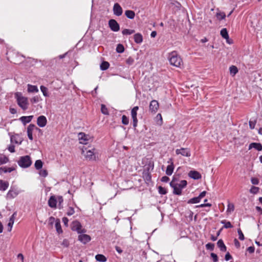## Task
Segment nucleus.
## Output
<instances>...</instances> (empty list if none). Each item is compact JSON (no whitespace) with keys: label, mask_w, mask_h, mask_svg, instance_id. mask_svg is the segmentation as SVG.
Returning <instances> with one entry per match:
<instances>
[{"label":"nucleus","mask_w":262,"mask_h":262,"mask_svg":"<svg viewBox=\"0 0 262 262\" xmlns=\"http://www.w3.org/2000/svg\"><path fill=\"white\" fill-rule=\"evenodd\" d=\"M18 105L24 111L27 110L29 107V101L27 97L23 95L20 92H16L14 95Z\"/></svg>","instance_id":"nucleus-1"},{"label":"nucleus","mask_w":262,"mask_h":262,"mask_svg":"<svg viewBox=\"0 0 262 262\" xmlns=\"http://www.w3.org/2000/svg\"><path fill=\"white\" fill-rule=\"evenodd\" d=\"M187 182L186 180H182L180 183H177L172 180L170 183V186L173 189V193L177 195H181L182 191L187 185Z\"/></svg>","instance_id":"nucleus-2"},{"label":"nucleus","mask_w":262,"mask_h":262,"mask_svg":"<svg viewBox=\"0 0 262 262\" xmlns=\"http://www.w3.org/2000/svg\"><path fill=\"white\" fill-rule=\"evenodd\" d=\"M170 63L176 67H180L182 64V60L176 52H171L169 55Z\"/></svg>","instance_id":"nucleus-3"},{"label":"nucleus","mask_w":262,"mask_h":262,"mask_svg":"<svg viewBox=\"0 0 262 262\" xmlns=\"http://www.w3.org/2000/svg\"><path fill=\"white\" fill-rule=\"evenodd\" d=\"M32 160L29 156H21L17 162L18 165L22 168H28L32 164Z\"/></svg>","instance_id":"nucleus-4"},{"label":"nucleus","mask_w":262,"mask_h":262,"mask_svg":"<svg viewBox=\"0 0 262 262\" xmlns=\"http://www.w3.org/2000/svg\"><path fill=\"white\" fill-rule=\"evenodd\" d=\"M85 158L89 160H95L96 159V150L94 147L90 149L85 148L82 150Z\"/></svg>","instance_id":"nucleus-5"},{"label":"nucleus","mask_w":262,"mask_h":262,"mask_svg":"<svg viewBox=\"0 0 262 262\" xmlns=\"http://www.w3.org/2000/svg\"><path fill=\"white\" fill-rule=\"evenodd\" d=\"M79 143L82 144H88L93 141V138L89 135L84 133H79L78 135Z\"/></svg>","instance_id":"nucleus-6"},{"label":"nucleus","mask_w":262,"mask_h":262,"mask_svg":"<svg viewBox=\"0 0 262 262\" xmlns=\"http://www.w3.org/2000/svg\"><path fill=\"white\" fill-rule=\"evenodd\" d=\"M23 191L17 187H11L10 189L8 191L7 193V198L8 199H14L17 196Z\"/></svg>","instance_id":"nucleus-7"},{"label":"nucleus","mask_w":262,"mask_h":262,"mask_svg":"<svg viewBox=\"0 0 262 262\" xmlns=\"http://www.w3.org/2000/svg\"><path fill=\"white\" fill-rule=\"evenodd\" d=\"M139 110V107L136 106L134 107L131 111V116L133 121V126L136 127L137 125L138 119H137V111Z\"/></svg>","instance_id":"nucleus-8"},{"label":"nucleus","mask_w":262,"mask_h":262,"mask_svg":"<svg viewBox=\"0 0 262 262\" xmlns=\"http://www.w3.org/2000/svg\"><path fill=\"white\" fill-rule=\"evenodd\" d=\"M149 107V111L151 112V113L155 114L158 111L159 107V102L156 100L151 101Z\"/></svg>","instance_id":"nucleus-9"},{"label":"nucleus","mask_w":262,"mask_h":262,"mask_svg":"<svg viewBox=\"0 0 262 262\" xmlns=\"http://www.w3.org/2000/svg\"><path fill=\"white\" fill-rule=\"evenodd\" d=\"M108 26L110 29L114 32H117L120 29L119 24L115 19H111L108 21Z\"/></svg>","instance_id":"nucleus-10"},{"label":"nucleus","mask_w":262,"mask_h":262,"mask_svg":"<svg viewBox=\"0 0 262 262\" xmlns=\"http://www.w3.org/2000/svg\"><path fill=\"white\" fill-rule=\"evenodd\" d=\"M177 155H181L183 156L189 157L191 156L190 150L188 148H181L176 150Z\"/></svg>","instance_id":"nucleus-11"},{"label":"nucleus","mask_w":262,"mask_h":262,"mask_svg":"<svg viewBox=\"0 0 262 262\" xmlns=\"http://www.w3.org/2000/svg\"><path fill=\"white\" fill-rule=\"evenodd\" d=\"M34 129H37L38 128L36 127L35 126V125L34 124H30L27 127V136H28L29 139L31 141H32L33 140V132L34 131Z\"/></svg>","instance_id":"nucleus-12"},{"label":"nucleus","mask_w":262,"mask_h":262,"mask_svg":"<svg viewBox=\"0 0 262 262\" xmlns=\"http://www.w3.org/2000/svg\"><path fill=\"white\" fill-rule=\"evenodd\" d=\"M113 10L114 14L116 16H119L122 14L123 9L118 3L114 4Z\"/></svg>","instance_id":"nucleus-13"},{"label":"nucleus","mask_w":262,"mask_h":262,"mask_svg":"<svg viewBox=\"0 0 262 262\" xmlns=\"http://www.w3.org/2000/svg\"><path fill=\"white\" fill-rule=\"evenodd\" d=\"M47 123V120L45 116H39L37 119V124L40 127H45Z\"/></svg>","instance_id":"nucleus-14"},{"label":"nucleus","mask_w":262,"mask_h":262,"mask_svg":"<svg viewBox=\"0 0 262 262\" xmlns=\"http://www.w3.org/2000/svg\"><path fill=\"white\" fill-rule=\"evenodd\" d=\"M167 163L169 165L167 166L166 174L167 176H171L172 174L174 169V165L172 159H169Z\"/></svg>","instance_id":"nucleus-15"},{"label":"nucleus","mask_w":262,"mask_h":262,"mask_svg":"<svg viewBox=\"0 0 262 262\" xmlns=\"http://www.w3.org/2000/svg\"><path fill=\"white\" fill-rule=\"evenodd\" d=\"M91 239V237L87 234H81L78 236V240L84 244L89 242Z\"/></svg>","instance_id":"nucleus-16"},{"label":"nucleus","mask_w":262,"mask_h":262,"mask_svg":"<svg viewBox=\"0 0 262 262\" xmlns=\"http://www.w3.org/2000/svg\"><path fill=\"white\" fill-rule=\"evenodd\" d=\"M17 215L16 212H14L9 219V223L8 224V231L10 232L12 230L13 225L14 223L15 217Z\"/></svg>","instance_id":"nucleus-17"},{"label":"nucleus","mask_w":262,"mask_h":262,"mask_svg":"<svg viewBox=\"0 0 262 262\" xmlns=\"http://www.w3.org/2000/svg\"><path fill=\"white\" fill-rule=\"evenodd\" d=\"M82 226L80 223L78 222H74L73 223V226L72 227V229L73 231H77L78 233H81L83 232V230L81 229Z\"/></svg>","instance_id":"nucleus-18"},{"label":"nucleus","mask_w":262,"mask_h":262,"mask_svg":"<svg viewBox=\"0 0 262 262\" xmlns=\"http://www.w3.org/2000/svg\"><path fill=\"white\" fill-rule=\"evenodd\" d=\"M188 176L190 178L194 180H198L201 178V174L195 170H191L189 171Z\"/></svg>","instance_id":"nucleus-19"},{"label":"nucleus","mask_w":262,"mask_h":262,"mask_svg":"<svg viewBox=\"0 0 262 262\" xmlns=\"http://www.w3.org/2000/svg\"><path fill=\"white\" fill-rule=\"evenodd\" d=\"M57 203V200L56 197L54 195L50 196L48 201V205L51 208H56Z\"/></svg>","instance_id":"nucleus-20"},{"label":"nucleus","mask_w":262,"mask_h":262,"mask_svg":"<svg viewBox=\"0 0 262 262\" xmlns=\"http://www.w3.org/2000/svg\"><path fill=\"white\" fill-rule=\"evenodd\" d=\"M255 148L258 151H261L262 150V145L260 143H251L249 145V150H250L252 148Z\"/></svg>","instance_id":"nucleus-21"},{"label":"nucleus","mask_w":262,"mask_h":262,"mask_svg":"<svg viewBox=\"0 0 262 262\" xmlns=\"http://www.w3.org/2000/svg\"><path fill=\"white\" fill-rule=\"evenodd\" d=\"M27 91L30 93H35L38 92V89L36 85H31L30 84H27Z\"/></svg>","instance_id":"nucleus-22"},{"label":"nucleus","mask_w":262,"mask_h":262,"mask_svg":"<svg viewBox=\"0 0 262 262\" xmlns=\"http://www.w3.org/2000/svg\"><path fill=\"white\" fill-rule=\"evenodd\" d=\"M10 140L11 143H15L18 144H20L22 142V140L18 135L11 136Z\"/></svg>","instance_id":"nucleus-23"},{"label":"nucleus","mask_w":262,"mask_h":262,"mask_svg":"<svg viewBox=\"0 0 262 262\" xmlns=\"http://www.w3.org/2000/svg\"><path fill=\"white\" fill-rule=\"evenodd\" d=\"M33 117V116H22L19 118V120L24 125H26L27 123H28L31 121Z\"/></svg>","instance_id":"nucleus-24"},{"label":"nucleus","mask_w":262,"mask_h":262,"mask_svg":"<svg viewBox=\"0 0 262 262\" xmlns=\"http://www.w3.org/2000/svg\"><path fill=\"white\" fill-rule=\"evenodd\" d=\"M220 34L222 37L223 38L225 39L228 43H230L228 40L229 39V37L227 29L226 28L222 29L221 30Z\"/></svg>","instance_id":"nucleus-25"},{"label":"nucleus","mask_w":262,"mask_h":262,"mask_svg":"<svg viewBox=\"0 0 262 262\" xmlns=\"http://www.w3.org/2000/svg\"><path fill=\"white\" fill-rule=\"evenodd\" d=\"M134 41L136 43L140 44L143 41V36L141 34L138 33L134 35Z\"/></svg>","instance_id":"nucleus-26"},{"label":"nucleus","mask_w":262,"mask_h":262,"mask_svg":"<svg viewBox=\"0 0 262 262\" xmlns=\"http://www.w3.org/2000/svg\"><path fill=\"white\" fill-rule=\"evenodd\" d=\"M9 187V183L7 181L0 180V190L5 191Z\"/></svg>","instance_id":"nucleus-27"},{"label":"nucleus","mask_w":262,"mask_h":262,"mask_svg":"<svg viewBox=\"0 0 262 262\" xmlns=\"http://www.w3.org/2000/svg\"><path fill=\"white\" fill-rule=\"evenodd\" d=\"M15 169V168L14 167H0V173H2V172H4V173L11 172L14 171Z\"/></svg>","instance_id":"nucleus-28"},{"label":"nucleus","mask_w":262,"mask_h":262,"mask_svg":"<svg viewBox=\"0 0 262 262\" xmlns=\"http://www.w3.org/2000/svg\"><path fill=\"white\" fill-rule=\"evenodd\" d=\"M216 17L219 20L224 19L226 17V14L224 12L218 11L216 13Z\"/></svg>","instance_id":"nucleus-29"},{"label":"nucleus","mask_w":262,"mask_h":262,"mask_svg":"<svg viewBox=\"0 0 262 262\" xmlns=\"http://www.w3.org/2000/svg\"><path fill=\"white\" fill-rule=\"evenodd\" d=\"M217 245L218 247L220 249L221 251H226V247L222 239H220L218 241L217 243Z\"/></svg>","instance_id":"nucleus-30"},{"label":"nucleus","mask_w":262,"mask_h":262,"mask_svg":"<svg viewBox=\"0 0 262 262\" xmlns=\"http://www.w3.org/2000/svg\"><path fill=\"white\" fill-rule=\"evenodd\" d=\"M125 15L129 19H134L135 16V13L132 10H126L125 11Z\"/></svg>","instance_id":"nucleus-31"},{"label":"nucleus","mask_w":262,"mask_h":262,"mask_svg":"<svg viewBox=\"0 0 262 262\" xmlns=\"http://www.w3.org/2000/svg\"><path fill=\"white\" fill-rule=\"evenodd\" d=\"M95 258L97 261L100 262H105L107 260L106 257L103 254H97L95 256Z\"/></svg>","instance_id":"nucleus-32"},{"label":"nucleus","mask_w":262,"mask_h":262,"mask_svg":"<svg viewBox=\"0 0 262 262\" xmlns=\"http://www.w3.org/2000/svg\"><path fill=\"white\" fill-rule=\"evenodd\" d=\"M55 227L56 231L58 233H61L62 232V230L60 225V220L59 219H57L56 220Z\"/></svg>","instance_id":"nucleus-33"},{"label":"nucleus","mask_w":262,"mask_h":262,"mask_svg":"<svg viewBox=\"0 0 262 262\" xmlns=\"http://www.w3.org/2000/svg\"><path fill=\"white\" fill-rule=\"evenodd\" d=\"M221 223L224 225V228H231L233 227L231 223L229 221H227L225 220L221 221Z\"/></svg>","instance_id":"nucleus-34"},{"label":"nucleus","mask_w":262,"mask_h":262,"mask_svg":"<svg viewBox=\"0 0 262 262\" xmlns=\"http://www.w3.org/2000/svg\"><path fill=\"white\" fill-rule=\"evenodd\" d=\"M42 162L40 160H37L35 162L34 166L35 168L37 170L41 169L42 167Z\"/></svg>","instance_id":"nucleus-35"},{"label":"nucleus","mask_w":262,"mask_h":262,"mask_svg":"<svg viewBox=\"0 0 262 262\" xmlns=\"http://www.w3.org/2000/svg\"><path fill=\"white\" fill-rule=\"evenodd\" d=\"M9 161L8 157L5 156H1L0 157V165L7 163Z\"/></svg>","instance_id":"nucleus-36"},{"label":"nucleus","mask_w":262,"mask_h":262,"mask_svg":"<svg viewBox=\"0 0 262 262\" xmlns=\"http://www.w3.org/2000/svg\"><path fill=\"white\" fill-rule=\"evenodd\" d=\"M201 201L200 198L199 196L193 198L188 200V204H196L199 203Z\"/></svg>","instance_id":"nucleus-37"},{"label":"nucleus","mask_w":262,"mask_h":262,"mask_svg":"<svg viewBox=\"0 0 262 262\" xmlns=\"http://www.w3.org/2000/svg\"><path fill=\"white\" fill-rule=\"evenodd\" d=\"M110 66V64L107 61H103L100 64V69L101 70L104 71L107 70Z\"/></svg>","instance_id":"nucleus-38"},{"label":"nucleus","mask_w":262,"mask_h":262,"mask_svg":"<svg viewBox=\"0 0 262 262\" xmlns=\"http://www.w3.org/2000/svg\"><path fill=\"white\" fill-rule=\"evenodd\" d=\"M230 74L234 76L238 72L237 68L234 66H232L229 68Z\"/></svg>","instance_id":"nucleus-39"},{"label":"nucleus","mask_w":262,"mask_h":262,"mask_svg":"<svg viewBox=\"0 0 262 262\" xmlns=\"http://www.w3.org/2000/svg\"><path fill=\"white\" fill-rule=\"evenodd\" d=\"M234 210V206L232 203H229L227 206V212L230 213Z\"/></svg>","instance_id":"nucleus-40"},{"label":"nucleus","mask_w":262,"mask_h":262,"mask_svg":"<svg viewBox=\"0 0 262 262\" xmlns=\"http://www.w3.org/2000/svg\"><path fill=\"white\" fill-rule=\"evenodd\" d=\"M40 100H41V98H40V97L39 96H34L30 99L31 103L33 104L37 103L38 102H39Z\"/></svg>","instance_id":"nucleus-41"},{"label":"nucleus","mask_w":262,"mask_h":262,"mask_svg":"<svg viewBox=\"0 0 262 262\" xmlns=\"http://www.w3.org/2000/svg\"><path fill=\"white\" fill-rule=\"evenodd\" d=\"M135 32V30L125 29H124L122 33L124 35H130Z\"/></svg>","instance_id":"nucleus-42"},{"label":"nucleus","mask_w":262,"mask_h":262,"mask_svg":"<svg viewBox=\"0 0 262 262\" xmlns=\"http://www.w3.org/2000/svg\"><path fill=\"white\" fill-rule=\"evenodd\" d=\"M40 90L44 96L48 97L49 96L48 94V89L46 87L43 85L40 86Z\"/></svg>","instance_id":"nucleus-43"},{"label":"nucleus","mask_w":262,"mask_h":262,"mask_svg":"<svg viewBox=\"0 0 262 262\" xmlns=\"http://www.w3.org/2000/svg\"><path fill=\"white\" fill-rule=\"evenodd\" d=\"M124 51V48L123 46L121 44H119L117 45L116 48V51L119 53H123Z\"/></svg>","instance_id":"nucleus-44"},{"label":"nucleus","mask_w":262,"mask_h":262,"mask_svg":"<svg viewBox=\"0 0 262 262\" xmlns=\"http://www.w3.org/2000/svg\"><path fill=\"white\" fill-rule=\"evenodd\" d=\"M101 113L104 115H108L109 114L107 107L104 104H101Z\"/></svg>","instance_id":"nucleus-45"},{"label":"nucleus","mask_w":262,"mask_h":262,"mask_svg":"<svg viewBox=\"0 0 262 262\" xmlns=\"http://www.w3.org/2000/svg\"><path fill=\"white\" fill-rule=\"evenodd\" d=\"M259 188L257 187L252 186L250 189V192L252 194H256L258 192Z\"/></svg>","instance_id":"nucleus-46"},{"label":"nucleus","mask_w":262,"mask_h":262,"mask_svg":"<svg viewBox=\"0 0 262 262\" xmlns=\"http://www.w3.org/2000/svg\"><path fill=\"white\" fill-rule=\"evenodd\" d=\"M122 123L124 125H127L129 123L128 118L125 115H123L122 117Z\"/></svg>","instance_id":"nucleus-47"},{"label":"nucleus","mask_w":262,"mask_h":262,"mask_svg":"<svg viewBox=\"0 0 262 262\" xmlns=\"http://www.w3.org/2000/svg\"><path fill=\"white\" fill-rule=\"evenodd\" d=\"M39 174L42 177H46L48 176V171L46 169H41L39 171Z\"/></svg>","instance_id":"nucleus-48"},{"label":"nucleus","mask_w":262,"mask_h":262,"mask_svg":"<svg viewBox=\"0 0 262 262\" xmlns=\"http://www.w3.org/2000/svg\"><path fill=\"white\" fill-rule=\"evenodd\" d=\"M158 191L161 194H165L167 193L166 189L162 186H159L158 187Z\"/></svg>","instance_id":"nucleus-49"},{"label":"nucleus","mask_w":262,"mask_h":262,"mask_svg":"<svg viewBox=\"0 0 262 262\" xmlns=\"http://www.w3.org/2000/svg\"><path fill=\"white\" fill-rule=\"evenodd\" d=\"M256 123V120H250L249 121V127L251 129H253L254 128Z\"/></svg>","instance_id":"nucleus-50"},{"label":"nucleus","mask_w":262,"mask_h":262,"mask_svg":"<svg viewBox=\"0 0 262 262\" xmlns=\"http://www.w3.org/2000/svg\"><path fill=\"white\" fill-rule=\"evenodd\" d=\"M237 233H238V238L241 241H243L245 239V237H244V234L243 233L242 230H241L240 228L238 229H237Z\"/></svg>","instance_id":"nucleus-51"},{"label":"nucleus","mask_w":262,"mask_h":262,"mask_svg":"<svg viewBox=\"0 0 262 262\" xmlns=\"http://www.w3.org/2000/svg\"><path fill=\"white\" fill-rule=\"evenodd\" d=\"M75 212L74 209L73 207H69L67 212V214L69 216L73 215Z\"/></svg>","instance_id":"nucleus-52"},{"label":"nucleus","mask_w":262,"mask_h":262,"mask_svg":"<svg viewBox=\"0 0 262 262\" xmlns=\"http://www.w3.org/2000/svg\"><path fill=\"white\" fill-rule=\"evenodd\" d=\"M214 244L211 243H209L206 245V249L209 250H213L214 249Z\"/></svg>","instance_id":"nucleus-53"},{"label":"nucleus","mask_w":262,"mask_h":262,"mask_svg":"<svg viewBox=\"0 0 262 262\" xmlns=\"http://www.w3.org/2000/svg\"><path fill=\"white\" fill-rule=\"evenodd\" d=\"M126 63L129 65V66H130L132 64H133V63L134 62V59L133 58L131 57H129L126 60Z\"/></svg>","instance_id":"nucleus-54"},{"label":"nucleus","mask_w":262,"mask_h":262,"mask_svg":"<svg viewBox=\"0 0 262 262\" xmlns=\"http://www.w3.org/2000/svg\"><path fill=\"white\" fill-rule=\"evenodd\" d=\"M251 182L253 185H258L259 184V180L256 178H252L251 179Z\"/></svg>","instance_id":"nucleus-55"},{"label":"nucleus","mask_w":262,"mask_h":262,"mask_svg":"<svg viewBox=\"0 0 262 262\" xmlns=\"http://www.w3.org/2000/svg\"><path fill=\"white\" fill-rule=\"evenodd\" d=\"M156 118L159 119V122L158 121L157 123L159 125H161L162 124V122H163L162 117L161 115L160 114H158L157 116H156Z\"/></svg>","instance_id":"nucleus-56"},{"label":"nucleus","mask_w":262,"mask_h":262,"mask_svg":"<svg viewBox=\"0 0 262 262\" xmlns=\"http://www.w3.org/2000/svg\"><path fill=\"white\" fill-rule=\"evenodd\" d=\"M211 256L212 258L213 261L214 262H217L218 261V257L216 254L211 253Z\"/></svg>","instance_id":"nucleus-57"},{"label":"nucleus","mask_w":262,"mask_h":262,"mask_svg":"<svg viewBox=\"0 0 262 262\" xmlns=\"http://www.w3.org/2000/svg\"><path fill=\"white\" fill-rule=\"evenodd\" d=\"M56 220H55V219L54 217L51 216L49 219V224L50 225H53L54 222L56 223Z\"/></svg>","instance_id":"nucleus-58"},{"label":"nucleus","mask_w":262,"mask_h":262,"mask_svg":"<svg viewBox=\"0 0 262 262\" xmlns=\"http://www.w3.org/2000/svg\"><path fill=\"white\" fill-rule=\"evenodd\" d=\"M8 149L10 152H14L15 146L13 145H10L8 147Z\"/></svg>","instance_id":"nucleus-59"},{"label":"nucleus","mask_w":262,"mask_h":262,"mask_svg":"<svg viewBox=\"0 0 262 262\" xmlns=\"http://www.w3.org/2000/svg\"><path fill=\"white\" fill-rule=\"evenodd\" d=\"M247 251H248L250 253H253L255 251V248L254 246H250L247 249Z\"/></svg>","instance_id":"nucleus-60"},{"label":"nucleus","mask_w":262,"mask_h":262,"mask_svg":"<svg viewBox=\"0 0 262 262\" xmlns=\"http://www.w3.org/2000/svg\"><path fill=\"white\" fill-rule=\"evenodd\" d=\"M234 245H235V246L237 248H239L241 246V244H240V243L238 241V240L237 239H234Z\"/></svg>","instance_id":"nucleus-61"},{"label":"nucleus","mask_w":262,"mask_h":262,"mask_svg":"<svg viewBox=\"0 0 262 262\" xmlns=\"http://www.w3.org/2000/svg\"><path fill=\"white\" fill-rule=\"evenodd\" d=\"M169 180V178L167 176H164L161 178V181L163 182H168Z\"/></svg>","instance_id":"nucleus-62"},{"label":"nucleus","mask_w":262,"mask_h":262,"mask_svg":"<svg viewBox=\"0 0 262 262\" xmlns=\"http://www.w3.org/2000/svg\"><path fill=\"white\" fill-rule=\"evenodd\" d=\"M62 222L66 226H68L69 220L67 217H63Z\"/></svg>","instance_id":"nucleus-63"},{"label":"nucleus","mask_w":262,"mask_h":262,"mask_svg":"<svg viewBox=\"0 0 262 262\" xmlns=\"http://www.w3.org/2000/svg\"><path fill=\"white\" fill-rule=\"evenodd\" d=\"M225 258L226 260L228 261L232 258V256L229 252H227L225 255Z\"/></svg>","instance_id":"nucleus-64"}]
</instances>
